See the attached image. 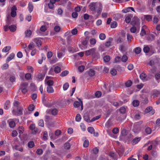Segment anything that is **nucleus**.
Listing matches in <instances>:
<instances>
[{"label":"nucleus","instance_id":"f257e3e1","mask_svg":"<svg viewBox=\"0 0 160 160\" xmlns=\"http://www.w3.org/2000/svg\"><path fill=\"white\" fill-rule=\"evenodd\" d=\"M13 20V19L10 15L7 16L6 20V25L4 26V29L5 31H7L9 30V25L11 23Z\"/></svg>","mask_w":160,"mask_h":160},{"label":"nucleus","instance_id":"f03ea898","mask_svg":"<svg viewBox=\"0 0 160 160\" xmlns=\"http://www.w3.org/2000/svg\"><path fill=\"white\" fill-rule=\"evenodd\" d=\"M23 108L20 107L16 108H14L12 110V112L13 115L15 116H19L22 114Z\"/></svg>","mask_w":160,"mask_h":160},{"label":"nucleus","instance_id":"7ed1b4c3","mask_svg":"<svg viewBox=\"0 0 160 160\" xmlns=\"http://www.w3.org/2000/svg\"><path fill=\"white\" fill-rule=\"evenodd\" d=\"M79 102L77 101H75L73 103V106L74 107L78 108L80 106H81V110H82L83 109V105L82 101L81 99L78 98H77Z\"/></svg>","mask_w":160,"mask_h":160},{"label":"nucleus","instance_id":"20e7f679","mask_svg":"<svg viewBox=\"0 0 160 160\" xmlns=\"http://www.w3.org/2000/svg\"><path fill=\"white\" fill-rule=\"evenodd\" d=\"M98 6V2H92L90 3L89 7L91 11L96 12Z\"/></svg>","mask_w":160,"mask_h":160},{"label":"nucleus","instance_id":"39448f33","mask_svg":"<svg viewBox=\"0 0 160 160\" xmlns=\"http://www.w3.org/2000/svg\"><path fill=\"white\" fill-rule=\"evenodd\" d=\"M139 19L137 17H134L133 19L131 22V24L132 26L136 25L137 27L139 26L140 24Z\"/></svg>","mask_w":160,"mask_h":160},{"label":"nucleus","instance_id":"423d86ee","mask_svg":"<svg viewBox=\"0 0 160 160\" xmlns=\"http://www.w3.org/2000/svg\"><path fill=\"white\" fill-rule=\"evenodd\" d=\"M96 49L95 48H92L88 50L85 51L86 55L88 56L90 55H94L95 53Z\"/></svg>","mask_w":160,"mask_h":160},{"label":"nucleus","instance_id":"0eeeda50","mask_svg":"<svg viewBox=\"0 0 160 160\" xmlns=\"http://www.w3.org/2000/svg\"><path fill=\"white\" fill-rule=\"evenodd\" d=\"M17 10V7L14 5L13 6L11 9V17L12 18L15 17L17 15L16 11Z\"/></svg>","mask_w":160,"mask_h":160},{"label":"nucleus","instance_id":"6e6552de","mask_svg":"<svg viewBox=\"0 0 160 160\" xmlns=\"http://www.w3.org/2000/svg\"><path fill=\"white\" fill-rule=\"evenodd\" d=\"M41 38H36L33 39V41L37 44L38 47H39L42 45V42L41 40Z\"/></svg>","mask_w":160,"mask_h":160},{"label":"nucleus","instance_id":"1a4fd4ad","mask_svg":"<svg viewBox=\"0 0 160 160\" xmlns=\"http://www.w3.org/2000/svg\"><path fill=\"white\" fill-rule=\"evenodd\" d=\"M8 123L9 127L11 128H14L15 125L16 123L12 119H9L7 121Z\"/></svg>","mask_w":160,"mask_h":160},{"label":"nucleus","instance_id":"9d476101","mask_svg":"<svg viewBox=\"0 0 160 160\" xmlns=\"http://www.w3.org/2000/svg\"><path fill=\"white\" fill-rule=\"evenodd\" d=\"M131 10L133 12H135L134 9L133 8L129 7L128 8H125V9H123L122 10V12L124 13H126L129 12Z\"/></svg>","mask_w":160,"mask_h":160},{"label":"nucleus","instance_id":"9b49d317","mask_svg":"<svg viewBox=\"0 0 160 160\" xmlns=\"http://www.w3.org/2000/svg\"><path fill=\"white\" fill-rule=\"evenodd\" d=\"M24 33L25 37L29 38L32 35V32L30 30H27L25 31Z\"/></svg>","mask_w":160,"mask_h":160},{"label":"nucleus","instance_id":"f8f14e48","mask_svg":"<svg viewBox=\"0 0 160 160\" xmlns=\"http://www.w3.org/2000/svg\"><path fill=\"white\" fill-rule=\"evenodd\" d=\"M28 86V83L25 82L22 83L20 86V89H22L23 88H27Z\"/></svg>","mask_w":160,"mask_h":160},{"label":"nucleus","instance_id":"ddd939ff","mask_svg":"<svg viewBox=\"0 0 160 160\" xmlns=\"http://www.w3.org/2000/svg\"><path fill=\"white\" fill-rule=\"evenodd\" d=\"M88 74L90 77H93L95 75V72L93 69H90L88 71Z\"/></svg>","mask_w":160,"mask_h":160},{"label":"nucleus","instance_id":"4468645a","mask_svg":"<svg viewBox=\"0 0 160 160\" xmlns=\"http://www.w3.org/2000/svg\"><path fill=\"white\" fill-rule=\"evenodd\" d=\"M47 91L48 93H52L54 92L53 88L51 86H48L47 88Z\"/></svg>","mask_w":160,"mask_h":160},{"label":"nucleus","instance_id":"2eb2a0df","mask_svg":"<svg viewBox=\"0 0 160 160\" xmlns=\"http://www.w3.org/2000/svg\"><path fill=\"white\" fill-rule=\"evenodd\" d=\"M14 56H15V54L14 53H12L9 56V57H8L7 59V60H6L7 62H9L10 60H11L12 59H13L14 58Z\"/></svg>","mask_w":160,"mask_h":160},{"label":"nucleus","instance_id":"dca6fc26","mask_svg":"<svg viewBox=\"0 0 160 160\" xmlns=\"http://www.w3.org/2000/svg\"><path fill=\"white\" fill-rule=\"evenodd\" d=\"M53 0H50V2L48 4V6L50 9H52L54 8V4L55 3L54 2Z\"/></svg>","mask_w":160,"mask_h":160},{"label":"nucleus","instance_id":"f3484780","mask_svg":"<svg viewBox=\"0 0 160 160\" xmlns=\"http://www.w3.org/2000/svg\"><path fill=\"white\" fill-rule=\"evenodd\" d=\"M10 105V102L8 100L6 101L4 104V108L6 110H8L9 108Z\"/></svg>","mask_w":160,"mask_h":160},{"label":"nucleus","instance_id":"a211bd4d","mask_svg":"<svg viewBox=\"0 0 160 160\" xmlns=\"http://www.w3.org/2000/svg\"><path fill=\"white\" fill-rule=\"evenodd\" d=\"M16 27L14 25L9 26V29L12 32H14L16 30Z\"/></svg>","mask_w":160,"mask_h":160},{"label":"nucleus","instance_id":"6ab92c4d","mask_svg":"<svg viewBox=\"0 0 160 160\" xmlns=\"http://www.w3.org/2000/svg\"><path fill=\"white\" fill-rule=\"evenodd\" d=\"M113 39L112 38H109L108 41L106 42L105 46L107 47H109L111 45V42L112 41Z\"/></svg>","mask_w":160,"mask_h":160},{"label":"nucleus","instance_id":"aec40b11","mask_svg":"<svg viewBox=\"0 0 160 160\" xmlns=\"http://www.w3.org/2000/svg\"><path fill=\"white\" fill-rule=\"evenodd\" d=\"M48 136L47 132V131H44L43 132L42 137L44 141L47 140L48 139Z\"/></svg>","mask_w":160,"mask_h":160},{"label":"nucleus","instance_id":"412c9836","mask_svg":"<svg viewBox=\"0 0 160 160\" xmlns=\"http://www.w3.org/2000/svg\"><path fill=\"white\" fill-rule=\"evenodd\" d=\"M131 15H128L126 17L125 19V21L126 23H128L130 22L131 21Z\"/></svg>","mask_w":160,"mask_h":160},{"label":"nucleus","instance_id":"4be33fe9","mask_svg":"<svg viewBox=\"0 0 160 160\" xmlns=\"http://www.w3.org/2000/svg\"><path fill=\"white\" fill-rule=\"evenodd\" d=\"M46 83H47L48 86H51L53 85L54 84V82L52 80H48V81H46L45 80Z\"/></svg>","mask_w":160,"mask_h":160},{"label":"nucleus","instance_id":"5701e85b","mask_svg":"<svg viewBox=\"0 0 160 160\" xmlns=\"http://www.w3.org/2000/svg\"><path fill=\"white\" fill-rule=\"evenodd\" d=\"M140 138H135L132 140V142L133 144H135L137 143L140 141Z\"/></svg>","mask_w":160,"mask_h":160},{"label":"nucleus","instance_id":"b1692460","mask_svg":"<svg viewBox=\"0 0 160 160\" xmlns=\"http://www.w3.org/2000/svg\"><path fill=\"white\" fill-rule=\"evenodd\" d=\"M133 130L134 132L137 133L140 131V128L138 126L134 125Z\"/></svg>","mask_w":160,"mask_h":160},{"label":"nucleus","instance_id":"393cba45","mask_svg":"<svg viewBox=\"0 0 160 160\" xmlns=\"http://www.w3.org/2000/svg\"><path fill=\"white\" fill-rule=\"evenodd\" d=\"M34 46L35 45L34 43L32 42H31L28 45L27 49H28L29 50H31L34 47Z\"/></svg>","mask_w":160,"mask_h":160},{"label":"nucleus","instance_id":"a878e982","mask_svg":"<svg viewBox=\"0 0 160 160\" xmlns=\"http://www.w3.org/2000/svg\"><path fill=\"white\" fill-rule=\"evenodd\" d=\"M144 17L147 21H149L152 20V17L151 15H145Z\"/></svg>","mask_w":160,"mask_h":160},{"label":"nucleus","instance_id":"bb28decb","mask_svg":"<svg viewBox=\"0 0 160 160\" xmlns=\"http://www.w3.org/2000/svg\"><path fill=\"white\" fill-rule=\"evenodd\" d=\"M147 77V75L144 73H142L140 74L139 77L140 79L143 80H145Z\"/></svg>","mask_w":160,"mask_h":160},{"label":"nucleus","instance_id":"cd10ccee","mask_svg":"<svg viewBox=\"0 0 160 160\" xmlns=\"http://www.w3.org/2000/svg\"><path fill=\"white\" fill-rule=\"evenodd\" d=\"M11 47L10 46H6L2 50V52H8L11 49Z\"/></svg>","mask_w":160,"mask_h":160},{"label":"nucleus","instance_id":"c85d7f7f","mask_svg":"<svg viewBox=\"0 0 160 160\" xmlns=\"http://www.w3.org/2000/svg\"><path fill=\"white\" fill-rule=\"evenodd\" d=\"M14 148L17 150H18L19 151H21V152H22L23 151V148H22V147H19V145H16L15 146Z\"/></svg>","mask_w":160,"mask_h":160},{"label":"nucleus","instance_id":"c756f323","mask_svg":"<svg viewBox=\"0 0 160 160\" xmlns=\"http://www.w3.org/2000/svg\"><path fill=\"white\" fill-rule=\"evenodd\" d=\"M35 109V106L33 104H31L29 106L28 109L29 111H32L34 110Z\"/></svg>","mask_w":160,"mask_h":160},{"label":"nucleus","instance_id":"7c9ffc66","mask_svg":"<svg viewBox=\"0 0 160 160\" xmlns=\"http://www.w3.org/2000/svg\"><path fill=\"white\" fill-rule=\"evenodd\" d=\"M0 127L1 128L3 129H5L7 127V125L5 122L3 121L2 122L1 124H0Z\"/></svg>","mask_w":160,"mask_h":160},{"label":"nucleus","instance_id":"2f4dec72","mask_svg":"<svg viewBox=\"0 0 160 160\" xmlns=\"http://www.w3.org/2000/svg\"><path fill=\"white\" fill-rule=\"evenodd\" d=\"M28 9L30 12H31L33 10V5L32 3H29L28 6Z\"/></svg>","mask_w":160,"mask_h":160},{"label":"nucleus","instance_id":"473e14b6","mask_svg":"<svg viewBox=\"0 0 160 160\" xmlns=\"http://www.w3.org/2000/svg\"><path fill=\"white\" fill-rule=\"evenodd\" d=\"M106 37L105 35L103 33L100 34L99 35V38L100 39L102 40L105 39Z\"/></svg>","mask_w":160,"mask_h":160},{"label":"nucleus","instance_id":"72a5a7b5","mask_svg":"<svg viewBox=\"0 0 160 160\" xmlns=\"http://www.w3.org/2000/svg\"><path fill=\"white\" fill-rule=\"evenodd\" d=\"M135 53L137 54H138L140 53L141 51V48L139 47L136 48L134 50Z\"/></svg>","mask_w":160,"mask_h":160},{"label":"nucleus","instance_id":"f704fd0d","mask_svg":"<svg viewBox=\"0 0 160 160\" xmlns=\"http://www.w3.org/2000/svg\"><path fill=\"white\" fill-rule=\"evenodd\" d=\"M139 101L138 100H134L132 102V104L134 107H137L139 105Z\"/></svg>","mask_w":160,"mask_h":160},{"label":"nucleus","instance_id":"c9c22d12","mask_svg":"<svg viewBox=\"0 0 160 160\" xmlns=\"http://www.w3.org/2000/svg\"><path fill=\"white\" fill-rule=\"evenodd\" d=\"M88 131L91 133H93L94 132V129L92 127H89L88 128Z\"/></svg>","mask_w":160,"mask_h":160},{"label":"nucleus","instance_id":"e433bc0d","mask_svg":"<svg viewBox=\"0 0 160 160\" xmlns=\"http://www.w3.org/2000/svg\"><path fill=\"white\" fill-rule=\"evenodd\" d=\"M132 82L130 80H128L125 83L126 86L127 87H130L132 85Z\"/></svg>","mask_w":160,"mask_h":160},{"label":"nucleus","instance_id":"4c0bfd02","mask_svg":"<svg viewBox=\"0 0 160 160\" xmlns=\"http://www.w3.org/2000/svg\"><path fill=\"white\" fill-rule=\"evenodd\" d=\"M152 107L151 106H149L147 108L145 109V112L146 113H148L150 112L151 110H152Z\"/></svg>","mask_w":160,"mask_h":160},{"label":"nucleus","instance_id":"58836bf2","mask_svg":"<svg viewBox=\"0 0 160 160\" xmlns=\"http://www.w3.org/2000/svg\"><path fill=\"white\" fill-rule=\"evenodd\" d=\"M69 86V85L68 83L66 82L65 83H64L63 87V90L64 91L66 90L68 88Z\"/></svg>","mask_w":160,"mask_h":160},{"label":"nucleus","instance_id":"ea45409f","mask_svg":"<svg viewBox=\"0 0 160 160\" xmlns=\"http://www.w3.org/2000/svg\"><path fill=\"white\" fill-rule=\"evenodd\" d=\"M38 124L39 126L43 127L44 126L43 120L42 119H40L38 121Z\"/></svg>","mask_w":160,"mask_h":160},{"label":"nucleus","instance_id":"a19ab883","mask_svg":"<svg viewBox=\"0 0 160 160\" xmlns=\"http://www.w3.org/2000/svg\"><path fill=\"white\" fill-rule=\"evenodd\" d=\"M146 34V31L144 29V27L143 26L142 28L141 31L140 33V35L142 36H143Z\"/></svg>","mask_w":160,"mask_h":160},{"label":"nucleus","instance_id":"79ce46f5","mask_svg":"<svg viewBox=\"0 0 160 160\" xmlns=\"http://www.w3.org/2000/svg\"><path fill=\"white\" fill-rule=\"evenodd\" d=\"M117 26V24L116 22H112L111 24V28H116Z\"/></svg>","mask_w":160,"mask_h":160},{"label":"nucleus","instance_id":"37998d69","mask_svg":"<svg viewBox=\"0 0 160 160\" xmlns=\"http://www.w3.org/2000/svg\"><path fill=\"white\" fill-rule=\"evenodd\" d=\"M68 71L67 70H65L62 72L60 74V76L63 77L66 76L68 73Z\"/></svg>","mask_w":160,"mask_h":160},{"label":"nucleus","instance_id":"c03bdc74","mask_svg":"<svg viewBox=\"0 0 160 160\" xmlns=\"http://www.w3.org/2000/svg\"><path fill=\"white\" fill-rule=\"evenodd\" d=\"M58 113V111L56 108L53 109L52 110L51 113L52 115H56Z\"/></svg>","mask_w":160,"mask_h":160},{"label":"nucleus","instance_id":"a18cd8bd","mask_svg":"<svg viewBox=\"0 0 160 160\" xmlns=\"http://www.w3.org/2000/svg\"><path fill=\"white\" fill-rule=\"evenodd\" d=\"M90 43L91 45H94L96 43V40L95 39L92 38L90 40Z\"/></svg>","mask_w":160,"mask_h":160},{"label":"nucleus","instance_id":"49530a36","mask_svg":"<svg viewBox=\"0 0 160 160\" xmlns=\"http://www.w3.org/2000/svg\"><path fill=\"white\" fill-rule=\"evenodd\" d=\"M75 119L76 121L79 122L81 119V117L80 115L79 114H77L76 116Z\"/></svg>","mask_w":160,"mask_h":160},{"label":"nucleus","instance_id":"de8ad7c7","mask_svg":"<svg viewBox=\"0 0 160 160\" xmlns=\"http://www.w3.org/2000/svg\"><path fill=\"white\" fill-rule=\"evenodd\" d=\"M127 38L128 42H131L133 39L132 36L130 35L129 34H128L127 35Z\"/></svg>","mask_w":160,"mask_h":160},{"label":"nucleus","instance_id":"09e8293b","mask_svg":"<svg viewBox=\"0 0 160 160\" xmlns=\"http://www.w3.org/2000/svg\"><path fill=\"white\" fill-rule=\"evenodd\" d=\"M54 71L56 73H58L60 72L61 68L57 66L55 68Z\"/></svg>","mask_w":160,"mask_h":160},{"label":"nucleus","instance_id":"8fccbe9b","mask_svg":"<svg viewBox=\"0 0 160 160\" xmlns=\"http://www.w3.org/2000/svg\"><path fill=\"white\" fill-rule=\"evenodd\" d=\"M64 148L67 149H68L70 148V144L69 142H66L64 145Z\"/></svg>","mask_w":160,"mask_h":160},{"label":"nucleus","instance_id":"3c124183","mask_svg":"<svg viewBox=\"0 0 160 160\" xmlns=\"http://www.w3.org/2000/svg\"><path fill=\"white\" fill-rule=\"evenodd\" d=\"M145 132L148 134H149L151 133L152 130L150 128L147 127L145 129Z\"/></svg>","mask_w":160,"mask_h":160},{"label":"nucleus","instance_id":"603ef678","mask_svg":"<svg viewBox=\"0 0 160 160\" xmlns=\"http://www.w3.org/2000/svg\"><path fill=\"white\" fill-rule=\"evenodd\" d=\"M110 60V57L108 56H106L103 58V60L105 62H108Z\"/></svg>","mask_w":160,"mask_h":160},{"label":"nucleus","instance_id":"864d4df0","mask_svg":"<svg viewBox=\"0 0 160 160\" xmlns=\"http://www.w3.org/2000/svg\"><path fill=\"white\" fill-rule=\"evenodd\" d=\"M34 146V144L33 141H30L28 142V146L30 148H32Z\"/></svg>","mask_w":160,"mask_h":160},{"label":"nucleus","instance_id":"5fc2aeb1","mask_svg":"<svg viewBox=\"0 0 160 160\" xmlns=\"http://www.w3.org/2000/svg\"><path fill=\"white\" fill-rule=\"evenodd\" d=\"M89 141L88 140H86L84 142L83 146L84 148H87L89 145Z\"/></svg>","mask_w":160,"mask_h":160},{"label":"nucleus","instance_id":"6e6d98bb","mask_svg":"<svg viewBox=\"0 0 160 160\" xmlns=\"http://www.w3.org/2000/svg\"><path fill=\"white\" fill-rule=\"evenodd\" d=\"M44 77V76H43L41 74H40L38 75L37 78L39 80L41 81L43 79Z\"/></svg>","mask_w":160,"mask_h":160},{"label":"nucleus","instance_id":"4d7b16f0","mask_svg":"<svg viewBox=\"0 0 160 160\" xmlns=\"http://www.w3.org/2000/svg\"><path fill=\"white\" fill-rule=\"evenodd\" d=\"M119 132V129L117 128H114L112 130V132L115 134H117Z\"/></svg>","mask_w":160,"mask_h":160},{"label":"nucleus","instance_id":"13d9d810","mask_svg":"<svg viewBox=\"0 0 160 160\" xmlns=\"http://www.w3.org/2000/svg\"><path fill=\"white\" fill-rule=\"evenodd\" d=\"M130 31L132 33H135L137 30L135 26H133L130 29Z\"/></svg>","mask_w":160,"mask_h":160},{"label":"nucleus","instance_id":"bf43d9fd","mask_svg":"<svg viewBox=\"0 0 160 160\" xmlns=\"http://www.w3.org/2000/svg\"><path fill=\"white\" fill-rule=\"evenodd\" d=\"M121 59L122 62H125L127 60L128 58L127 56L123 55Z\"/></svg>","mask_w":160,"mask_h":160},{"label":"nucleus","instance_id":"052dcab7","mask_svg":"<svg viewBox=\"0 0 160 160\" xmlns=\"http://www.w3.org/2000/svg\"><path fill=\"white\" fill-rule=\"evenodd\" d=\"M40 30L42 32H45L47 30V27L45 25L42 26L40 28Z\"/></svg>","mask_w":160,"mask_h":160},{"label":"nucleus","instance_id":"680f3d73","mask_svg":"<svg viewBox=\"0 0 160 160\" xmlns=\"http://www.w3.org/2000/svg\"><path fill=\"white\" fill-rule=\"evenodd\" d=\"M64 54L65 53L64 52H59L58 53V57L59 58H61Z\"/></svg>","mask_w":160,"mask_h":160},{"label":"nucleus","instance_id":"e2e57ef3","mask_svg":"<svg viewBox=\"0 0 160 160\" xmlns=\"http://www.w3.org/2000/svg\"><path fill=\"white\" fill-rule=\"evenodd\" d=\"M150 50L148 46H146L144 47L143 49V50L144 52L145 53H148V52Z\"/></svg>","mask_w":160,"mask_h":160},{"label":"nucleus","instance_id":"0e129e2a","mask_svg":"<svg viewBox=\"0 0 160 160\" xmlns=\"http://www.w3.org/2000/svg\"><path fill=\"white\" fill-rule=\"evenodd\" d=\"M119 111L121 113L123 114L125 112V108L123 107H121L119 109Z\"/></svg>","mask_w":160,"mask_h":160},{"label":"nucleus","instance_id":"69168bd1","mask_svg":"<svg viewBox=\"0 0 160 160\" xmlns=\"http://www.w3.org/2000/svg\"><path fill=\"white\" fill-rule=\"evenodd\" d=\"M60 27L58 26H56L54 28V31L56 32H58L60 30Z\"/></svg>","mask_w":160,"mask_h":160},{"label":"nucleus","instance_id":"338daca9","mask_svg":"<svg viewBox=\"0 0 160 160\" xmlns=\"http://www.w3.org/2000/svg\"><path fill=\"white\" fill-rule=\"evenodd\" d=\"M85 68V67L84 66H81L78 68V70L80 72H82Z\"/></svg>","mask_w":160,"mask_h":160},{"label":"nucleus","instance_id":"774afa93","mask_svg":"<svg viewBox=\"0 0 160 160\" xmlns=\"http://www.w3.org/2000/svg\"><path fill=\"white\" fill-rule=\"evenodd\" d=\"M25 78L27 80H29L31 78V75L30 73H27L25 74Z\"/></svg>","mask_w":160,"mask_h":160}]
</instances>
